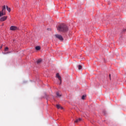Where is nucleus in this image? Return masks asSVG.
Returning <instances> with one entry per match:
<instances>
[{
  "mask_svg": "<svg viewBox=\"0 0 126 126\" xmlns=\"http://www.w3.org/2000/svg\"><path fill=\"white\" fill-rule=\"evenodd\" d=\"M40 49H41V47H40V46L35 47V50H36V51H39V50H40Z\"/></svg>",
  "mask_w": 126,
  "mask_h": 126,
  "instance_id": "12",
  "label": "nucleus"
},
{
  "mask_svg": "<svg viewBox=\"0 0 126 126\" xmlns=\"http://www.w3.org/2000/svg\"><path fill=\"white\" fill-rule=\"evenodd\" d=\"M56 95L57 97H62V94H61V93H60L59 92H57Z\"/></svg>",
  "mask_w": 126,
  "mask_h": 126,
  "instance_id": "8",
  "label": "nucleus"
},
{
  "mask_svg": "<svg viewBox=\"0 0 126 126\" xmlns=\"http://www.w3.org/2000/svg\"><path fill=\"white\" fill-rule=\"evenodd\" d=\"M109 78L111 79V74H109Z\"/></svg>",
  "mask_w": 126,
  "mask_h": 126,
  "instance_id": "17",
  "label": "nucleus"
},
{
  "mask_svg": "<svg viewBox=\"0 0 126 126\" xmlns=\"http://www.w3.org/2000/svg\"><path fill=\"white\" fill-rule=\"evenodd\" d=\"M7 50H8V47H6L5 48V51L6 52V51H7Z\"/></svg>",
  "mask_w": 126,
  "mask_h": 126,
  "instance_id": "16",
  "label": "nucleus"
},
{
  "mask_svg": "<svg viewBox=\"0 0 126 126\" xmlns=\"http://www.w3.org/2000/svg\"><path fill=\"white\" fill-rule=\"evenodd\" d=\"M81 118H79L78 119H77L74 123H76V124H77V123H79V122H81Z\"/></svg>",
  "mask_w": 126,
  "mask_h": 126,
  "instance_id": "9",
  "label": "nucleus"
},
{
  "mask_svg": "<svg viewBox=\"0 0 126 126\" xmlns=\"http://www.w3.org/2000/svg\"><path fill=\"white\" fill-rule=\"evenodd\" d=\"M85 97H86V95H82V100H85Z\"/></svg>",
  "mask_w": 126,
  "mask_h": 126,
  "instance_id": "15",
  "label": "nucleus"
},
{
  "mask_svg": "<svg viewBox=\"0 0 126 126\" xmlns=\"http://www.w3.org/2000/svg\"><path fill=\"white\" fill-rule=\"evenodd\" d=\"M56 77H57V78H58V79H59L60 83L59 84H62V77H61V76H60V74H59V73H58L56 74Z\"/></svg>",
  "mask_w": 126,
  "mask_h": 126,
  "instance_id": "4",
  "label": "nucleus"
},
{
  "mask_svg": "<svg viewBox=\"0 0 126 126\" xmlns=\"http://www.w3.org/2000/svg\"><path fill=\"white\" fill-rule=\"evenodd\" d=\"M42 63L41 59H39L36 61V63H37V64H39V63Z\"/></svg>",
  "mask_w": 126,
  "mask_h": 126,
  "instance_id": "10",
  "label": "nucleus"
},
{
  "mask_svg": "<svg viewBox=\"0 0 126 126\" xmlns=\"http://www.w3.org/2000/svg\"><path fill=\"white\" fill-rule=\"evenodd\" d=\"M10 30L12 31H15L16 30H18V28L15 26H12L10 27Z\"/></svg>",
  "mask_w": 126,
  "mask_h": 126,
  "instance_id": "3",
  "label": "nucleus"
},
{
  "mask_svg": "<svg viewBox=\"0 0 126 126\" xmlns=\"http://www.w3.org/2000/svg\"><path fill=\"white\" fill-rule=\"evenodd\" d=\"M5 5L3 6L2 10V12L5 13Z\"/></svg>",
  "mask_w": 126,
  "mask_h": 126,
  "instance_id": "7",
  "label": "nucleus"
},
{
  "mask_svg": "<svg viewBox=\"0 0 126 126\" xmlns=\"http://www.w3.org/2000/svg\"><path fill=\"white\" fill-rule=\"evenodd\" d=\"M6 9H7V10L9 12H10V8L8 7V6H6Z\"/></svg>",
  "mask_w": 126,
  "mask_h": 126,
  "instance_id": "13",
  "label": "nucleus"
},
{
  "mask_svg": "<svg viewBox=\"0 0 126 126\" xmlns=\"http://www.w3.org/2000/svg\"><path fill=\"white\" fill-rule=\"evenodd\" d=\"M82 68V66H81V65H78V70H80V69H81Z\"/></svg>",
  "mask_w": 126,
  "mask_h": 126,
  "instance_id": "14",
  "label": "nucleus"
},
{
  "mask_svg": "<svg viewBox=\"0 0 126 126\" xmlns=\"http://www.w3.org/2000/svg\"><path fill=\"white\" fill-rule=\"evenodd\" d=\"M55 37L57 39H59L60 41H63V36L61 35V34H55Z\"/></svg>",
  "mask_w": 126,
  "mask_h": 126,
  "instance_id": "2",
  "label": "nucleus"
},
{
  "mask_svg": "<svg viewBox=\"0 0 126 126\" xmlns=\"http://www.w3.org/2000/svg\"><path fill=\"white\" fill-rule=\"evenodd\" d=\"M7 19V16L2 17L0 19V21H1L2 22L3 21H5V20Z\"/></svg>",
  "mask_w": 126,
  "mask_h": 126,
  "instance_id": "5",
  "label": "nucleus"
},
{
  "mask_svg": "<svg viewBox=\"0 0 126 126\" xmlns=\"http://www.w3.org/2000/svg\"><path fill=\"white\" fill-rule=\"evenodd\" d=\"M56 108H57V109H61V110H63V107L61 106V105L57 104L56 105Z\"/></svg>",
  "mask_w": 126,
  "mask_h": 126,
  "instance_id": "6",
  "label": "nucleus"
},
{
  "mask_svg": "<svg viewBox=\"0 0 126 126\" xmlns=\"http://www.w3.org/2000/svg\"><path fill=\"white\" fill-rule=\"evenodd\" d=\"M57 30L60 32H67L68 31V27L66 25L63 24L58 27Z\"/></svg>",
  "mask_w": 126,
  "mask_h": 126,
  "instance_id": "1",
  "label": "nucleus"
},
{
  "mask_svg": "<svg viewBox=\"0 0 126 126\" xmlns=\"http://www.w3.org/2000/svg\"><path fill=\"white\" fill-rule=\"evenodd\" d=\"M3 15H5V13H3V12H0V17H1V16H3Z\"/></svg>",
  "mask_w": 126,
  "mask_h": 126,
  "instance_id": "11",
  "label": "nucleus"
}]
</instances>
